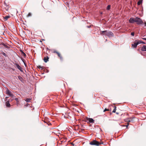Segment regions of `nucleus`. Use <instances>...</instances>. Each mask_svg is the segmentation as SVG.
Listing matches in <instances>:
<instances>
[{
    "label": "nucleus",
    "instance_id": "nucleus-21",
    "mask_svg": "<svg viewBox=\"0 0 146 146\" xmlns=\"http://www.w3.org/2000/svg\"><path fill=\"white\" fill-rule=\"evenodd\" d=\"M116 107L115 106H114V109L113 111V113H115L116 111Z\"/></svg>",
    "mask_w": 146,
    "mask_h": 146
},
{
    "label": "nucleus",
    "instance_id": "nucleus-33",
    "mask_svg": "<svg viewBox=\"0 0 146 146\" xmlns=\"http://www.w3.org/2000/svg\"><path fill=\"white\" fill-rule=\"evenodd\" d=\"M145 25H146V22L145 23Z\"/></svg>",
    "mask_w": 146,
    "mask_h": 146
},
{
    "label": "nucleus",
    "instance_id": "nucleus-13",
    "mask_svg": "<svg viewBox=\"0 0 146 146\" xmlns=\"http://www.w3.org/2000/svg\"><path fill=\"white\" fill-rule=\"evenodd\" d=\"M6 106L7 107H10V104H9V101H7L6 103Z\"/></svg>",
    "mask_w": 146,
    "mask_h": 146
},
{
    "label": "nucleus",
    "instance_id": "nucleus-17",
    "mask_svg": "<svg viewBox=\"0 0 146 146\" xmlns=\"http://www.w3.org/2000/svg\"><path fill=\"white\" fill-rule=\"evenodd\" d=\"M15 100L17 101V104L18 105L19 103V101L18 100V99L17 98H15Z\"/></svg>",
    "mask_w": 146,
    "mask_h": 146
},
{
    "label": "nucleus",
    "instance_id": "nucleus-26",
    "mask_svg": "<svg viewBox=\"0 0 146 146\" xmlns=\"http://www.w3.org/2000/svg\"><path fill=\"white\" fill-rule=\"evenodd\" d=\"M131 35L133 36H134V32H131Z\"/></svg>",
    "mask_w": 146,
    "mask_h": 146
},
{
    "label": "nucleus",
    "instance_id": "nucleus-14",
    "mask_svg": "<svg viewBox=\"0 0 146 146\" xmlns=\"http://www.w3.org/2000/svg\"><path fill=\"white\" fill-rule=\"evenodd\" d=\"M10 17L9 16H7L4 17V19H5V21H6L7 20V19L9 18Z\"/></svg>",
    "mask_w": 146,
    "mask_h": 146
},
{
    "label": "nucleus",
    "instance_id": "nucleus-27",
    "mask_svg": "<svg viewBox=\"0 0 146 146\" xmlns=\"http://www.w3.org/2000/svg\"><path fill=\"white\" fill-rule=\"evenodd\" d=\"M127 122H131V121H132V120H127Z\"/></svg>",
    "mask_w": 146,
    "mask_h": 146
},
{
    "label": "nucleus",
    "instance_id": "nucleus-19",
    "mask_svg": "<svg viewBox=\"0 0 146 146\" xmlns=\"http://www.w3.org/2000/svg\"><path fill=\"white\" fill-rule=\"evenodd\" d=\"M18 78L21 81H22L23 80V78H22L20 76H18Z\"/></svg>",
    "mask_w": 146,
    "mask_h": 146
},
{
    "label": "nucleus",
    "instance_id": "nucleus-25",
    "mask_svg": "<svg viewBox=\"0 0 146 146\" xmlns=\"http://www.w3.org/2000/svg\"><path fill=\"white\" fill-rule=\"evenodd\" d=\"M31 13H28V15H27V16L28 17H30V16H31Z\"/></svg>",
    "mask_w": 146,
    "mask_h": 146
},
{
    "label": "nucleus",
    "instance_id": "nucleus-29",
    "mask_svg": "<svg viewBox=\"0 0 146 146\" xmlns=\"http://www.w3.org/2000/svg\"><path fill=\"white\" fill-rule=\"evenodd\" d=\"M22 61L23 62V63H24V64H26V62H25V61H24V59H23V60L22 59Z\"/></svg>",
    "mask_w": 146,
    "mask_h": 146
},
{
    "label": "nucleus",
    "instance_id": "nucleus-1",
    "mask_svg": "<svg viewBox=\"0 0 146 146\" xmlns=\"http://www.w3.org/2000/svg\"><path fill=\"white\" fill-rule=\"evenodd\" d=\"M100 34L102 35H106L109 37H111L113 36V34L112 32L111 31L108 32L107 31H101Z\"/></svg>",
    "mask_w": 146,
    "mask_h": 146
},
{
    "label": "nucleus",
    "instance_id": "nucleus-22",
    "mask_svg": "<svg viewBox=\"0 0 146 146\" xmlns=\"http://www.w3.org/2000/svg\"><path fill=\"white\" fill-rule=\"evenodd\" d=\"M111 8V6L110 5H108L107 7V9L108 10H109Z\"/></svg>",
    "mask_w": 146,
    "mask_h": 146
},
{
    "label": "nucleus",
    "instance_id": "nucleus-32",
    "mask_svg": "<svg viewBox=\"0 0 146 146\" xmlns=\"http://www.w3.org/2000/svg\"><path fill=\"white\" fill-rule=\"evenodd\" d=\"M128 125H129V124H128V125L126 126L127 127L128 126Z\"/></svg>",
    "mask_w": 146,
    "mask_h": 146
},
{
    "label": "nucleus",
    "instance_id": "nucleus-4",
    "mask_svg": "<svg viewBox=\"0 0 146 146\" xmlns=\"http://www.w3.org/2000/svg\"><path fill=\"white\" fill-rule=\"evenodd\" d=\"M135 22H136L138 25H141L143 23V22L141 19L138 17L135 18Z\"/></svg>",
    "mask_w": 146,
    "mask_h": 146
},
{
    "label": "nucleus",
    "instance_id": "nucleus-28",
    "mask_svg": "<svg viewBox=\"0 0 146 146\" xmlns=\"http://www.w3.org/2000/svg\"><path fill=\"white\" fill-rule=\"evenodd\" d=\"M3 45L5 46V47L6 48H7L8 47V46H7V45L4 44H3Z\"/></svg>",
    "mask_w": 146,
    "mask_h": 146
},
{
    "label": "nucleus",
    "instance_id": "nucleus-8",
    "mask_svg": "<svg viewBox=\"0 0 146 146\" xmlns=\"http://www.w3.org/2000/svg\"><path fill=\"white\" fill-rule=\"evenodd\" d=\"M129 22L130 23H133L135 22V18H131L129 20Z\"/></svg>",
    "mask_w": 146,
    "mask_h": 146
},
{
    "label": "nucleus",
    "instance_id": "nucleus-23",
    "mask_svg": "<svg viewBox=\"0 0 146 146\" xmlns=\"http://www.w3.org/2000/svg\"><path fill=\"white\" fill-rule=\"evenodd\" d=\"M109 111V110L108 109L105 108L104 110V112H105L106 111Z\"/></svg>",
    "mask_w": 146,
    "mask_h": 146
},
{
    "label": "nucleus",
    "instance_id": "nucleus-12",
    "mask_svg": "<svg viewBox=\"0 0 146 146\" xmlns=\"http://www.w3.org/2000/svg\"><path fill=\"white\" fill-rule=\"evenodd\" d=\"M141 50L143 51H146V46L144 45L142 48Z\"/></svg>",
    "mask_w": 146,
    "mask_h": 146
},
{
    "label": "nucleus",
    "instance_id": "nucleus-24",
    "mask_svg": "<svg viewBox=\"0 0 146 146\" xmlns=\"http://www.w3.org/2000/svg\"><path fill=\"white\" fill-rule=\"evenodd\" d=\"M2 54L4 56H5V57H7V55L5 53H4V52H2Z\"/></svg>",
    "mask_w": 146,
    "mask_h": 146
},
{
    "label": "nucleus",
    "instance_id": "nucleus-7",
    "mask_svg": "<svg viewBox=\"0 0 146 146\" xmlns=\"http://www.w3.org/2000/svg\"><path fill=\"white\" fill-rule=\"evenodd\" d=\"M3 8H4L5 10L7 11L9 9V6L8 5H7L5 2H4V3L3 4Z\"/></svg>",
    "mask_w": 146,
    "mask_h": 146
},
{
    "label": "nucleus",
    "instance_id": "nucleus-10",
    "mask_svg": "<svg viewBox=\"0 0 146 146\" xmlns=\"http://www.w3.org/2000/svg\"><path fill=\"white\" fill-rule=\"evenodd\" d=\"M16 67L20 70L21 72H23V68H22L20 66H19V64H16Z\"/></svg>",
    "mask_w": 146,
    "mask_h": 146
},
{
    "label": "nucleus",
    "instance_id": "nucleus-18",
    "mask_svg": "<svg viewBox=\"0 0 146 146\" xmlns=\"http://www.w3.org/2000/svg\"><path fill=\"white\" fill-rule=\"evenodd\" d=\"M31 100V99L27 98L26 100H25V101L27 102H30V101Z\"/></svg>",
    "mask_w": 146,
    "mask_h": 146
},
{
    "label": "nucleus",
    "instance_id": "nucleus-30",
    "mask_svg": "<svg viewBox=\"0 0 146 146\" xmlns=\"http://www.w3.org/2000/svg\"><path fill=\"white\" fill-rule=\"evenodd\" d=\"M142 39L144 40H146V38H142Z\"/></svg>",
    "mask_w": 146,
    "mask_h": 146
},
{
    "label": "nucleus",
    "instance_id": "nucleus-2",
    "mask_svg": "<svg viewBox=\"0 0 146 146\" xmlns=\"http://www.w3.org/2000/svg\"><path fill=\"white\" fill-rule=\"evenodd\" d=\"M140 43L145 44V43L143 41L139 40H136L133 42V43L132 44V47L133 48H136L137 45Z\"/></svg>",
    "mask_w": 146,
    "mask_h": 146
},
{
    "label": "nucleus",
    "instance_id": "nucleus-34",
    "mask_svg": "<svg viewBox=\"0 0 146 146\" xmlns=\"http://www.w3.org/2000/svg\"><path fill=\"white\" fill-rule=\"evenodd\" d=\"M102 12L101 13V14H102Z\"/></svg>",
    "mask_w": 146,
    "mask_h": 146
},
{
    "label": "nucleus",
    "instance_id": "nucleus-3",
    "mask_svg": "<svg viewBox=\"0 0 146 146\" xmlns=\"http://www.w3.org/2000/svg\"><path fill=\"white\" fill-rule=\"evenodd\" d=\"M102 143H100L97 141L96 140H93L90 142V145L96 146H99Z\"/></svg>",
    "mask_w": 146,
    "mask_h": 146
},
{
    "label": "nucleus",
    "instance_id": "nucleus-16",
    "mask_svg": "<svg viewBox=\"0 0 146 146\" xmlns=\"http://www.w3.org/2000/svg\"><path fill=\"white\" fill-rule=\"evenodd\" d=\"M142 3V0H140L139 1H138L137 3V4L138 5H140L141 3Z\"/></svg>",
    "mask_w": 146,
    "mask_h": 146
},
{
    "label": "nucleus",
    "instance_id": "nucleus-15",
    "mask_svg": "<svg viewBox=\"0 0 146 146\" xmlns=\"http://www.w3.org/2000/svg\"><path fill=\"white\" fill-rule=\"evenodd\" d=\"M37 67L38 68H39V69H41V70L43 69L44 68V67L42 66H37Z\"/></svg>",
    "mask_w": 146,
    "mask_h": 146
},
{
    "label": "nucleus",
    "instance_id": "nucleus-5",
    "mask_svg": "<svg viewBox=\"0 0 146 146\" xmlns=\"http://www.w3.org/2000/svg\"><path fill=\"white\" fill-rule=\"evenodd\" d=\"M6 94L9 96L10 97H13V95L12 94L11 92L9 90L8 88H7L6 89Z\"/></svg>",
    "mask_w": 146,
    "mask_h": 146
},
{
    "label": "nucleus",
    "instance_id": "nucleus-31",
    "mask_svg": "<svg viewBox=\"0 0 146 146\" xmlns=\"http://www.w3.org/2000/svg\"><path fill=\"white\" fill-rule=\"evenodd\" d=\"M27 64H25V66H26V67L27 66Z\"/></svg>",
    "mask_w": 146,
    "mask_h": 146
},
{
    "label": "nucleus",
    "instance_id": "nucleus-6",
    "mask_svg": "<svg viewBox=\"0 0 146 146\" xmlns=\"http://www.w3.org/2000/svg\"><path fill=\"white\" fill-rule=\"evenodd\" d=\"M53 53H56L61 60L63 59V58L62 55L59 52H57L56 51H53Z\"/></svg>",
    "mask_w": 146,
    "mask_h": 146
},
{
    "label": "nucleus",
    "instance_id": "nucleus-9",
    "mask_svg": "<svg viewBox=\"0 0 146 146\" xmlns=\"http://www.w3.org/2000/svg\"><path fill=\"white\" fill-rule=\"evenodd\" d=\"M86 120L87 121H88L90 123H94V120L92 118L87 117Z\"/></svg>",
    "mask_w": 146,
    "mask_h": 146
},
{
    "label": "nucleus",
    "instance_id": "nucleus-20",
    "mask_svg": "<svg viewBox=\"0 0 146 146\" xmlns=\"http://www.w3.org/2000/svg\"><path fill=\"white\" fill-rule=\"evenodd\" d=\"M22 56H23L24 57H25L26 56V54L24 52H22Z\"/></svg>",
    "mask_w": 146,
    "mask_h": 146
},
{
    "label": "nucleus",
    "instance_id": "nucleus-11",
    "mask_svg": "<svg viewBox=\"0 0 146 146\" xmlns=\"http://www.w3.org/2000/svg\"><path fill=\"white\" fill-rule=\"evenodd\" d=\"M49 58L47 56L44 57V62L46 63L47 62V61H48Z\"/></svg>",
    "mask_w": 146,
    "mask_h": 146
}]
</instances>
